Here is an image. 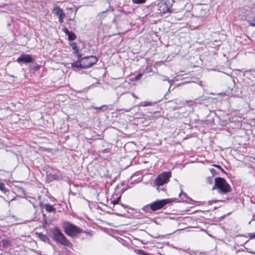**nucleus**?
Returning a JSON list of instances; mask_svg holds the SVG:
<instances>
[{
    "label": "nucleus",
    "instance_id": "obj_1",
    "mask_svg": "<svg viewBox=\"0 0 255 255\" xmlns=\"http://www.w3.org/2000/svg\"><path fill=\"white\" fill-rule=\"evenodd\" d=\"M52 238L55 242L70 249H72V244L57 227H54L50 230Z\"/></svg>",
    "mask_w": 255,
    "mask_h": 255
},
{
    "label": "nucleus",
    "instance_id": "obj_2",
    "mask_svg": "<svg viewBox=\"0 0 255 255\" xmlns=\"http://www.w3.org/2000/svg\"><path fill=\"white\" fill-rule=\"evenodd\" d=\"M62 227L65 233L68 236L75 238L83 231L79 227L68 221H65L62 224Z\"/></svg>",
    "mask_w": 255,
    "mask_h": 255
},
{
    "label": "nucleus",
    "instance_id": "obj_3",
    "mask_svg": "<svg viewBox=\"0 0 255 255\" xmlns=\"http://www.w3.org/2000/svg\"><path fill=\"white\" fill-rule=\"evenodd\" d=\"M215 187L217 188L218 192L220 194H226L232 190L231 186L225 179L221 177H217L215 179V185L213 189H214Z\"/></svg>",
    "mask_w": 255,
    "mask_h": 255
},
{
    "label": "nucleus",
    "instance_id": "obj_4",
    "mask_svg": "<svg viewBox=\"0 0 255 255\" xmlns=\"http://www.w3.org/2000/svg\"><path fill=\"white\" fill-rule=\"evenodd\" d=\"M170 200L169 199L156 200L142 208V210L146 211L150 208L152 211H155L162 208L165 205L169 203Z\"/></svg>",
    "mask_w": 255,
    "mask_h": 255
},
{
    "label": "nucleus",
    "instance_id": "obj_5",
    "mask_svg": "<svg viewBox=\"0 0 255 255\" xmlns=\"http://www.w3.org/2000/svg\"><path fill=\"white\" fill-rule=\"evenodd\" d=\"M171 176L170 172H163L155 179L153 183L157 186H162L168 181Z\"/></svg>",
    "mask_w": 255,
    "mask_h": 255
},
{
    "label": "nucleus",
    "instance_id": "obj_6",
    "mask_svg": "<svg viewBox=\"0 0 255 255\" xmlns=\"http://www.w3.org/2000/svg\"><path fill=\"white\" fill-rule=\"evenodd\" d=\"M98 58L95 56H86L81 58L82 69H86L95 64L98 61Z\"/></svg>",
    "mask_w": 255,
    "mask_h": 255
},
{
    "label": "nucleus",
    "instance_id": "obj_7",
    "mask_svg": "<svg viewBox=\"0 0 255 255\" xmlns=\"http://www.w3.org/2000/svg\"><path fill=\"white\" fill-rule=\"evenodd\" d=\"M157 6L159 13L161 15L170 12V7L166 2H160Z\"/></svg>",
    "mask_w": 255,
    "mask_h": 255
},
{
    "label": "nucleus",
    "instance_id": "obj_8",
    "mask_svg": "<svg viewBox=\"0 0 255 255\" xmlns=\"http://www.w3.org/2000/svg\"><path fill=\"white\" fill-rule=\"evenodd\" d=\"M17 62H22L24 63H28L32 62L33 61V58L31 56V55L29 54H22L17 59Z\"/></svg>",
    "mask_w": 255,
    "mask_h": 255
},
{
    "label": "nucleus",
    "instance_id": "obj_9",
    "mask_svg": "<svg viewBox=\"0 0 255 255\" xmlns=\"http://www.w3.org/2000/svg\"><path fill=\"white\" fill-rule=\"evenodd\" d=\"M62 31L68 36L69 40L72 41L76 39V36L75 34L73 32L70 31L67 28H64Z\"/></svg>",
    "mask_w": 255,
    "mask_h": 255
},
{
    "label": "nucleus",
    "instance_id": "obj_10",
    "mask_svg": "<svg viewBox=\"0 0 255 255\" xmlns=\"http://www.w3.org/2000/svg\"><path fill=\"white\" fill-rule=\"evenodd\" d=\"M53 12L55 15L58 17L61 16H65V13L63 10L58 6H56L53 8Z\"/></svg>",
    "mask_w": 255,
    "mask_h": 255
},
{
    "label": "nucleus",
    "instance_id": "obj_11",
    "mask_svg": "<svg viewBox=\"0 0 255 255\" xmlns=\"http://www.w3.org/2000/svg\"><path fill=\"white\" fill-rule=\"evenodd\" d=\"M36 235H37V237H38V238L41 241H42L45 243H48V244L50 243V240L47 235H44L43 234H42L41 233H36Z\"/></svg>",
    "mask_w": 255,
    "mask_h": 255
},
{
    "label": "nucleus",
    "instance_id": "obj_12",
    "mask_svg": "<svg viewBox=\"0 0 255 255\" xmlns=\"http://www.w3.org/2000/svg\"><path fill=\"white\" fill-rule=\"evenodd\" d=\"M72 66L77 68L82 69V62L81 59L80 60H77L72 63Z\"/></svg>",
    "mask_w": 255,
    "mask_h": 255
},
{
    "label": "nucleus",
    "instance_id": "obj_13",
    "mask_svg": "<svg viewBox=\"0 0 255 255\" xmlns=\"http://www.w3.org/2000/svg\"><path fill=\"white\" fill-rule=\"evenodd\" d=\"M45 208L46 211L48 212H52L55 210V208L49 204H45Z\"/></svg>",
    "mask_w": 255,
    "mask_h": 255
},
{
    "label": "nucleus",
    "instance_id": "obj_14",
    "mask_svg": "<svg viewBox=\"0 0 255 255\" xmlns=\"http://www.w3.org/2000/svg\"><path fill=\"white\" fill-rule=\"evenodd\" d=\"M156 104V102H142L140 103V106L142 107H147L151 106Z\"/></svg>",
    "mask_w": 255,
    "mask_h": 255
},
{
    "label": "nucleus",
    "instance_id": "obj_15",
    "mask_svg": "<svg viewBox=\"0 0 255 255\" xmlns=\"http://www.w3.org/2000/svg\"><path fill=\"white\" fill-rule=\"evenodd\" d=\"M2 243L4 248H7L11 246V242L7 239L2 240Z\"/></svg>",
    "mask_w": 255,
    "mask_h": 255
},
{
    "label": "nucleus",
    "instance_id": "obj_16",
    "mask_svg": "<svg viewBox=\"0 0 255 255\" xmlns=\"http://www.w3.org/2000/svg\"><path fill=\"white\" fill-rule=\"evenodd\" d=\"M92 108L95 110H101L103 111H105L107 109V105H102L101 107H92Z\"/></svg>",
    "mask_w": 255,
    "mask_h": 255
},
{
    "label": "nucleus",
    "instance_id": "obj_17",
    "mask_svg": "<svg viewBox=\"0 0 255 255\" xmlns=\"http://www.w3.org/2000/svg\"><path fill=\"white\" fill-rule=\"evenodd\" d=\"M0 190L4 193H5L7 191L4 184L1 182H0Z\"/></svg>",
    "mask_w": 255,
    "mask_h": 255
},
{
    "label": "nucleus",
    "instance_id": "obj_18",
    "mask_svg": "<svg viewBox=\"0 0 255 255\" xmlns=\"http://www.w3.org/2000/svg\"><path fill=\"white\" fill-rule=\"evenodd\" d=\"M249 24L252 26H255V16L254 17L250 18L248 20Z\"/></svg>",
    "mask_w": 255,
    "mask_h": 255
},
{
    "label": "nucleus",
    "instance_id": "obj_19",
    "mask_svg": "<svg viewBox=\"0 0 255 255\" xmlns=\"http://www.w3.org/2000/svg\"><path fill=\"white\" fill-rule=\"evenodd\" d=\"M146 0H132V2L134 4H143L145 2Z\"/></svg>",
    "mask_w": 255,
    "mask_h": 255
},
{
    "label": "nucleus",
    "instance_id": "obj_20",
    "mask_svg": "<svg viewBox=\"0 0 255 255\" xmlns=\"http://www.w3.org/2000/svg\"><path fill=\"white\" fill-rule=\"evenodd\" d=\"M121 199V196H119L117 198V199L114 200L112 201V204H113L114 206H115L116 205L118 204L119 201Z\"/></svg>",
    "mask_w": 255,
    "mask_h": 255
},
{
    "label": "nucleus",
    "instance_id": "obj_21",
    "mask_svg": "<svg viewBox=\"0 0 255 255\" xmlns=\"http://www.w3.org/2000/svg\"><path fill=\"white\" fill-rule=\"evenodd\" d=\"M73 53L74 55H76L79 58H80L82 56V55L79 53L78 48L76 50H74Z\"/></svg>",
    "mask_w": 255,
    "mask_h": 255
},
{
    "label": "nucleus",
    "instance_id": "obj_22",
    "mask_svg": "<svg viewBox=\"0 0 255 255\" xmlns=\"http://www.w3.org/2000/svg\"><path fill=\"white\" fill-rule=\"evenodd\" d=\"M70 45L72 46V49L74 50H76L78 48L77 46V44L75 42H72L70 44Z\"/></svg>",
    "mask_w": 255,
    "mask_h": 255
},
{
    "label": "nucleus",
    "instance_id": "obj_23",
    "mask_svg": "<svg viewBox=\"0 0 255 255\" xmlns=\"http://www.w3.org/2000/svg\"><path fill=\"white\" fill-rule=\"evenodd\" d=\"M142 76V73H139L138 74H137L134 78V80H139L141 77V76Z\"/></svg>",
    "mask_w": 255,
    "mask_h": 255
},
{
    "label": "nucleus",
    "instance_id": "obj_24",
    "mask_svg": "<svg viewBox=\"0 0 255 255\" xmlns=\"http://www.w3.org/2000/svg\"><path fill=\"white\" fill-rule=\"evenodd\" d=\"M65 16H61L58 17L59 18V21L60 23H62L63 22V19L65 17Z\"/></svg>",
    "mask_w": 255,
    "mask_h": 255
},
{
    "label": "nucleus",
    "instance_id": "obj_25",
    "mask_svg": "<svg viewBox=\"0 0 255 255\" xmlns=\"http://www.w3.org/2000/svg\"><path fill=\"white\" fill-rule=\"evenodd\" d=\"M207 180H208V182H209L210 184H212V180H213V178H212V177H208V178H207Z\"/></svg>",
    "mask_w": 255,
    "mask_h": 255
},
{
    "label": "nucleus",
    "instance_id": "obj_26",
    "mask_svg": "<svg viewBox=\"0 0 255 255\" xmlns=\"http://www.w3.org/2000/svg\"><path fill=\"white\" fill-rule=\"evenodd\" d=\"M250 238L251 239L255 238V234H254V233L250 234Z\"/></svg>",
    "mask_w": 255,
    "mask_h": 255
},
{
    "label": "nucleus",
    "instance_id": "obj_27",
    "mask_svg": "<svg viewBox=\"0 0 255 255\" xmlns=\"http://www.w3.org/2000/svg\"><path fill=\"white\" fill-rule=\"evenodd\" d=\"M85 233L86 234H87L90 237H92L93 236V234L91 232H85Z\"/></svg>",
    "mask_w": 255,
    "mask_h": 255
},
{
    "label": "nucleus",
    "instance_id": "obj_28",
    "mask_svg": "<svg viewBox=\"0 0 255 255\" xmlns=\"http://www.w3.org/2000/svg\"><path fill=\"white\" fill-rule=\"evenodd\" d=\"M215 166L216 167H217L218 168H220V169H221V166H220V165H215Z\"/></svg>",
    "mask_w": 255,
    "mask_h": 255
},
{
    "label": "nucleus",
    "instance_id": "obj_29",
    "mask_svg": "<svg viewBox=\"0 0 255 255\" xmlns=\"http://www.w3.org/2000/svg\"><path fill=\"white\" fill-rule=\"evenodd\" d=\"M213 202V201H209L208 202L209 204H211Z\"/></svg>",
    "mask_w": 255,
    "mask_h": 255
},
{
    "label": "nucleus",
    "instance_id": "obj_30",
    "mask_svg": "<svg viewBox=\"0 0 255 255\" xmlns=\"http://www.w3.org/2000/svg\"><path fill=\"white\" fill-rule=\"evenodd\" d=\"M125 111L127 112H129V110H125Z\"/></svg>",
    "mask_w": 255,
    "mask_h": 255
},
{
    "label": "nucleus",
    "instance_id": "obj_31",
    "mask_svg": "<svg viewBox=\"0 0 255 255\" xmlns=\"http://www.w3.org/2000/svg\"><path fill=\"white\" fill-rule=\"evenodd\" d=\"M182 193H183L182 192V191H181V192L180 193V194H179V196H181V194H182Z\"/></svg>",
    "mask_w": 255,
    "mask_h": 255
},
{
    "label": "nucleus",
    "instance_id": "obj_32",
    "mask_svg": "<svg viewBox=\"0 0 255 255\" xmlns=\"http://www.w3.org/2000/svg\"><path fill=\"white\" fill-rule=\"evenodd\" d=\"M151 68H150V69H149V71H150H150H151Z\"/></svg>",
    "mask_w": 255,
    "mask_h": 255
},
{
    "label": "nucleus",
    "instance_id": "obj_33",
    "mask_svg": "<svg viewBox=\"0 0 255 255\" xmlns=\"http://www.w3.org/2000/svg\"><path fill=\"white\" fill-rule=\"evenodd\" d=\"M157 189L158 190V191H159L158 187L157 188Z\"/></svg>",
    "mask_w": 255,
    "mask_h": 255
}]
</instances>
